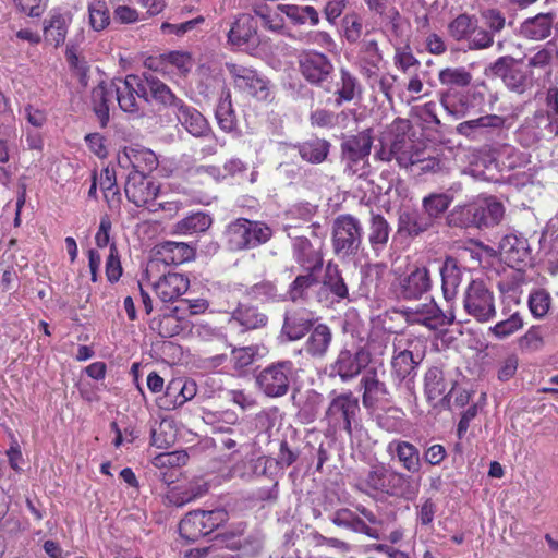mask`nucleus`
<instances>
[{
	"label": "nucleus",
	"mask_w": 558,
	"mask_h": 558,
	"mask_svg": "<svg viewBox=\"0 0 558 558\" xmlns=\"http://www.w3.org/2000/svg\"><path fill=\"white\" fill-rule=\"evenodd\" d=\"M354 488L372 498L379 496L412 499L417 487L413 486L412 477L392 469L383 462L371 464L355 478Z\"/></svg>",
	"instance_id": "1"
},
{
	"label": "nucleus",
	"mask_w": 558,
	"mask_h": 558,
	"mask_svg": "<svg viewBox=\"0 0 558 558\" xmlns=\"http://www.w3.org/2000/svg\"><path fill=\"white\" fill-rule=\"evenodd\" d=\"M360 401L351 390L337 392L332 390L329 395V404L325 410L323 421L333 433L344 430L352 435L353 425L359 422Z\"/></svg>",
	"instance_id": "2"
},
{
	"label": "nucleus",
	"mask_w": 558,
	"mask_h": 558,
	"mask_svg": "<svg viewBox=\"0 0 558 558\" xmlns=\"http://www.w3.org/2000/svg\"><path fill=\"white\" fill-rule=\"evenodd\" d=\"M225 234L231 250L246 251L266 244L274 231L264 221L238 218L227 226Z\"/></svg>",
	"instance_id": "3"
},
{
	"label": "nucleus",
	"mask_w": 558,
	"mask_h": 558,
	"mask_svg": "<svg viewBox=\"0 0 558 558\" xmlns=\"http://www.w3.org/2000/svg\"><path fill=\"white\" fill-rule=\"evenodd\" d=\"M363 225L355 216L342 214L333 220L332 247L337 256L349 258L363 252Z\"/></svg>",
	"instance_id": "4"
},
{
	"label": "nucleus",
	"mask_w": 558,
	"mask_h": 558,
	"mask_svg": "<svg viewBox=\"0 0 558 558\" xmlns=\"http://www.w3.org/2000/svg\"><path fill=\"white\" fill-rule=\"evenodd\" d=\"M228 520V512L225 509L209 511H190L180 521L179 533L187 542H196L203 536L209 535Z\"/></svg>",
	"instance_id": "5"
},
{
	"label": "nucleus",
	"mask_w": 558,
	"mask_h": 558,
	"mask_svg": "<svg viewBox=\"0 0 558 558\" xmlns=\"http://www.w3.org/2000/svg\"><path fill=\"white\" fill-rule=\"evenodd\" d=\"M295 375L296 371L292 361H277L257 374L256 384L267 397L280 398L288 393Z\"/></svg>",
	"instance_id": "6"
},
{
	"label": "nucleus",
	"mask_w": 558,
	"mask_h": 558,
	"mask_svg": "<svg viewBox=\"0 0 558 558\" xmlns=\"http://www.w3.org/2000/svg\"><path fill=\"white\" fill-rule=\"evenodd\" d=\"M372 145L371 130L344 138L341 143V158L345 165V171L352 175L363 177L365 174L363 169L371 154Z\"/></svg>",
	"instance_id": "7"
},
{
	"label": "nucleus",
	"mask_w": 558,
	"mask_h": 558,
	"mask_svg": "<svg viewBox=\"0 0 558 558\" xmlns=\"http://www.w3.org/2000/svg\"><path fill=\"white\" fill-rule=\"evenodd\" d=\"M490 72L495 78H499L509 89L518 94H523L533 86L532 72L524 71L522 60L510 56L498 58L490 65Z\"/></svg>",
	"instance_id": "8"
},
{
	"label": "nucleus",
	"mask_w": 558,
	"mask_h": 558,
	"mask_svg": "<svg viewBox=\"0 0 558 558\" xmlns=\"http://www.w3.org/2000/svg\"><path fill=\"white\" fill-rule=\"evenodd\" d=\"M226 69L232 77L235 88L258 100L269 99V81L256 70L230 62L226 63Z\"/></svg>",
	"instance_id": "9"
},
{
	"label": "nucleus",
	"mask_w": 558,
	"mask_h": 558,
	"mask_svg": "<svg viewBox=\"0 0 558 558\" xmlns=\"http://www.w3.org/2000/svg\"><path fill=\"white\" fill-rule=\"evenodd\" d=\"M369 360V353L364 348H357L355 351L343 348L329 365V376H338L343 383L350 381L366 368Z\"/></svg>",
	"instance_id": "10"
},
{
	"label": "nucleus",
	"mask_w": 558,
	"mask_h": 558,
	"mask_svg": "<svg viewBox=\"0 0 558 558\" xmlns=\"http://www.w3.org/2000/svg\"><path fill=\"white\" fill-rule=\"evenodd\" d=\"M426 302L404 306L401 314L410 325H422L429 330H438L447 326L450 322L437 305L432 296L425 298Z\"/></svg>",
	"instance_id": "11"
},
{
	"label": "nucleus",
	"mask_w": 558,
	"mask_h": 558,
	"mask_svg": "<svg viewBox=\"0 0 558 558\" xmlns=\"http://www.w3.org/2000/svg\"><path fill=\"white\" fill-rule=\"evenodd\" d=\"M126 198L137 207H147L150 211H155L150 207L154 206L159 185L150 180L146 174L141 172H130L128 174L126 183L124 186Z\"/></svg>",
	"instance_id": "12"
},
{
	"label": "nucleus",
	"mask_w": 558,
	"mask_h": 558,
	"mask_svg": "<svg viewBox=\"0 0 558 558\" xmlns=\"http://www.w3.org/2000/svg\"><path fill=\"white\" fill-rule=\"evenodd\" d=\"M299 68L302 76L316 86L328 82L333 73L331 60L324 53L311 50L300 56Z\"/></svg>",
	"instance_id": "13"
},
{
	"label": "nucleus",
	"mask_w": 558,
	"mask_h": 558,
	"mask_svg": "<svg viewBox=\"0 0 558 558\" xmlns=\"http://www.w3.org/2000/svg\"><path fill=\"white\" fill-rule=\"evenodd\" d=\"M432 287L429 270L424 266L415 267L399 279L397 295L400 300L414 302L427 295Z\"/></svg>",
	"instance_id": "14"
},
{
	"label": "nucleus",
	"mask_w": 558,
	"mask_h": 558,
	"mask_svg": "<svg viewBox=\"0 0 558 558\" xmlns=\"http://www.w3.org/2000/svg\"><path fill=\"white\" fill-rule=\"evenodd\" d=\"M196 251L184 242L166 241L156 246V258L149 262L146 275L150 277L159 263L165 265H180L195 258Z\"/></svg>",
	"instance_id": "15"
},
{
	"label": "nucleus",
	"mask_w": 558,
	"mask_h": 558,
	"mask_svg": "<svg viewBox=\"0 0 558 558\" xmlns=\"http://www.w3.org/2000/svg\"><path fill=\"white\" fill-rule=\"evenodd\" d=\"M292 258L302 270H323L324 254L322 243H313L304 235L292 238Z\"/></svg>",
	"instance_id": "16"
},
{
	"label": "nucleus",
	"mask_w": 558,
	"mask_h": 558,
	"mask_svg": "<svg viewBox=\"0 0 558 558\" xmlns=\"http://www.w3.org/2000/svg\"><path fill=\"white\" fill-rule=\"evenodd\" d=\"M360 388L363 390L362 403L367 410H375L380 402L390 401V391L385 381L379 378L376 367H369L360 380Z\"/></svg>",
	"instance_id": "17"
},
{
	"label": "nucleus",
	"mask_w": 558,
	"mask_h": 558,
	"mask_svg": "<svg viewBox=\"0 0 558 558\" xmlns=\"http://www.w3.org/2000/svg\"><path fill=\"white\" fill-rule=\"evenodd\" d=\"M118 165L121 168H132L131 172L146 174L158 166V159L154 151L145 147H125L118 154Z\"/></svg>",
	"instance_id": "18"
},
{
	"label": "nucleus",
	"mask_w": 558,
	"mask_h": 558,
	"mask_svg": "<svg viewBox=\"0 0 558 558\" xmlns=\"http://www.w3.org/2000/svg\"><path fill=\"white\" fill-rule=\"evenodd\" d=\"M151 288L160 301L171 303L189 290L190 279L182 274L168 272L153 282Z\"/></svg>",
	"instance_id": "19"
},
{
	"label": "nucleus",
	"mask_w": 558,
	"mask_h": 558,
	"mask_svg": "<svg viewBox=\"0 0 558 558\" xmlns=\"http://www.w3.org/2000/svg\"><path fill=\"white\" fill-rule=\"evenodd\" d=\"M464 307L477 322L488 320V289L483 280H473L466 290Z\"/></svg>",
	"instance_id": "20"
},
{
	"label": "nucleus",
	"mask_w": 558,
	"mask_h": 558,
	"mask_svg": "<svg viewBox=\"0 0 558 558\" xmlns=\"http://www.w3.org/2000/svg\"><path fill=\"white\" fill-rule=\"evenodd\" d=\"M229 323L238 325L242 332H246L266 327L268 316L256 305L239 303L232 311Z\"/></svg>",
	"instance_id": "21"
},
{
	"label": "nucleus",
	"mask_w": 558,
	"mask_h": 558,
	"mask_svg": "<svg viewBox=\"0 0 558 558\" xmlns=\"http://www.w3.org/2000/svg\"><path fill=\"white\" fill-rule=\"evenodd\" d=\"M418 364L420 361H416L413 353L409 350L400 351L391 361L395 380H397L399 385H403L410 392L414 390V378Z\"/></svg>",
	"instance_id": "22"
},
{
	"label": "nucleus",
	"mask_w": 558,
	"mask_h": 558,
	"mask_svg": "<svg viewBox=\"0 0 558 558\" xmlns=\"http://www.w3.org/2000/svg\"><path fill=\"white\" fill-rule=\"evenodd\" d=\"M497 254L500 260L509 267H519L529 256L526 240L514 234H507L500 240Z\"/></svg>",
	"instance_id": "23"
},
{
	"label": "nucleus",
	"mask_w": 558,
	"mask_h": 558,
	"mask_svg": "<svg viewBox=\"0 0 558 558\" xmlns=\"http://www.w3.org/2000/svg\"><path fill=\"white\" fill-rule=\"evenodd\" d=\"M387 453L391 458H397L401 466L409 473H417L422 468L420 450L413 444L393 439L387 445Z\"/></svg>",
	"instance_id": "24"
},
{
	"label": "nucleus",
	"mask_w": 558,
	"mask_h": 558,
	"mask_svg": "<svg viewBox=\"0 0 558 558\" xmlns=\"http://www.w3.org/2000/svg\"><path fill=\"white\" fill-rule=\"evenodd\" d=\"M314 327V319L305 310L286 312L281 328V336L289 341L302 339Z\"/></svg>",
	"instance_id": "25"
},
{
	"label": "nucleus",
	"mask_w": 558,
	"mask_h": 558,
	"mask_svg": "<svg viewBox=\"0 0 558 558\" xmlns=\"http://www.w3.org/2000/svg\"><path fill=\"white\" fill-rule=\"evenodd\" d=\"M180 124L195 137H207L213 134L206 118L194 107L183 102L174 111Z\"/></svg>",
	"instance_id": "26"
},
{
	"label": "nucleus",
	"mask_w": 558,
	"mask_h": 558,
	"mask_svg": "<svg viewBox=\"0 0 558 558\" xmlns=\"http://www.w3.org/2000/svg\"><path fill=\"white\" fill-rule=\"evenodd\" d=\"M332 339L331 329L326 324H318L311 329L303 350L312 359L323 360L328 354Z\"/></svg>",
	"instance_id": "27"
},
{
	"label": "nucleus",
	"mask_w": 558,
	"mask_h": 558,
	"mask_svg": "<svg viewBox=\"0 0 558 558\" xmlns=\"http://www.w3.org/2000/svg\"><path fill=\"white\" fill-rule=\"evenodd\" d=\"M391 227L387 219L381 214L372 211L367 230V243L376 257L387 247Z\"/></svg>",
	"instance_id": "28"
},
{
	"label": "nucleus",
	"mask_w": 558,
	"mask_h": 558,
	"mask_svg": "<svg viewBox=\"0 0 558 558\" xmlns=\"http://www.w3.org/2000/svg\"><path fill=\"white\" fill-rule=\"evenodd\" d=\"M228 39L238 47L258 45L257 22L250 15L240 16L229 31Z\"/></svg>",
	"instance_id": "29"
},
{
	"label": "nucleus",
	"mask_w": 558,
	"mask_h": 558,
	"mask_svg": "<svg viewBox=\"0 0 558 558\" xmlns=\"http://www.w3.org/2000/svg\"><path fill=\"white\" fill-rule=\"evenodd\" d=\"M555 14L538 13L526 19L520 27V34L531 40H543L550 36L554 27Z\"/></svg>",
	"instance_id": "30"
},
{
	"label": "nucleus",
	"mask_w": 558,
	"mask_h": 558,
	"mask_svg": "<svg viewBox=\"0 0 558 558\" xmlns=\"http://www.w3.org/2000/svg\"><path fill=\"white\" fill-rule=\"evenodd\" d=\"M441 276V290L445 300L451 301L458 293L462 280V271L454 257L448 256L439 268Z\"/></svg>",
	"instance_id": "31"
},
{
	"label": "nucleus",
	"mask_w": 558,
	"mask_h": 558,
	"mask_svg": "<svg viewBox=\"0 0 558 558\" xmlns=\"http://www.w3.org/2000/svg\"><path fill=\"white\" fill-rule=\"evenodd\" d=\"M329 291L333 294L337 301L349 299V288L339 270L338 265L329 262L325 267V274L322 280V288L318 296L322 293Z\"/></svg>",
	"instance_id": "32"
},
{
	"label": "nucleus",
	"mask_w": 558,
	"mask_h": 558,
	"mask_svg": "<svg viewBox=\"0 0 558 558\" xmlns=\"http://www.w3.org/2000/svg\"><path fill=\"white\" fill-rule=\"evenodd\" d=\"M362 93L363 88L357 77L347 69H340V81L337 83V89L335 92V105L340 107L344 102H350L355 98L360 99Z\"/></svg>",
	"instance_id": "33"
},
{
	"label": "nucleus",
	"mask_w": 558,
	"mask_h": 558,
	"mask_svg": "<svg viewBox=\"0 0 558 558\" xmlns=\"http://www.w3.org/2000/svg\"><path fill=\"white\" fill-rule=\"evenodd\" d=\"M113 96V84H107L101 81L92 90V105L93 111L99 120L100 126L106 128L110 114H109V102Z\"/></svg>",
	"instance_id": "34"
},
{
	"label": "nucleus",
	"mask_w": 558,
	"mask_h": 558,
	"mask_svg": "<svg viewBox=\"0 0 558 558\" xmlns=\"http://www.w3.org/2000/svg\"><path fill=\"white\" fill-rule=\"evenodd\" d=\"M289 284L287 294L292 302L305 301L308 298V291L319 283L322 270H303Z\"/></svg>",
	"instance_id": "35"
},
{
	"label": "nucleus",
	"mask_w": 558,
	"mask_h": 558,
	"mask_svg": "<svg viewBox=\"0 0 558 558\" xmlns=\"http://www.w3.org/2000/svg\"><path fill=\"white\" fill-rule=\"evenodd\" d=\"M71 22L72 14L70 12L53 13L48 24L44 27L45 39L54 47L61 46L65 40Z\"/></svg>",
	"instance_id": "36"
},
{
	"label": "nucleus",
	"mask_w": 558,
	"mask_h": 558,
	"mask_svg": "<svg viewBox=\"0 0 558 558\" xmlns=\"http://www.w3.org/2000/svg\"><path fill=\"white\" fill-rule=\"evenodd\" d=\"M430 227H433V223L424 213L421 214L416 210H407L399 215V233H405L409 236H417L427 231Z\"/></svg>",
	"instance_id": "37"
},
{
	"label": "nucleus",
	"mask_w": 558,
	"mask_h": 558,
	"mask_svg": "<svg viewBox=\"0 0 558 558\" xmlns=\"http://www.w3.org/2000/svg\"><path fill=\"white\" fill-rule=\"evenodd\" d=\"M215 116L222 131L232 133L238 130L236 116L232 107L231 93L229 89H222Z\"/></svg>",
	"instance_id": "38"
},
{
	"label": "nucleus",
	"mask_w": 558,
	"mask_h": 558,
	"mask_svg": "<svg viewBox=\"0 0 558 558\" xmlns=\"http://www.w3.org/2000/svg\"><path fill=\"white\" fill-rule=\"evenodd\" d=\"M213 225V218L204 211L192 213L182 218L174 225V231L178 234L192 235L206 232Z\"/></svg>",
	"instance_id": "39"
},
{
	"label": "nucleus",
	"mask_w": 558,
	"mask_h": 558,
	"mask_svg": "<svg viewBox=\"0 0 558 558\" xmlns=\"http://www.w3.org/2000/svg\"><path fill=\"white\" fill-rule=\"evenodd\" d=\"M331 144L325 138H310L298 145L301 158L311 163H322L328 157Z\"/></svg>",
	"instance_id": "40"
},
{
	"label": "nucleus",
	"mask_w": 558,
	"mask_h": 558,
	"mask_svg": "<svg viewBox=\"0 0 558 558\" xmlns=\"http://www.w3.org/2000/svg\"><path fill=\"white\" fill-rule=\"evenodd\" d=\"M148 86L151 99L165 108H171L175 111L184 102L157 76L156 78H148Z\"/></svg>",
	"instance_id": "41"
},
{
	"label": "nucleus",
	"mask_w": 558,
	"mask_h": 558,
	"mask_svg": "<svg viewBox=\"0 0 558 558\" xmlns=\"http://www.w3.org/2000/svg\"><path fill=\"white\" fill-rule=\"evenodd\" d=\"M447 383L444 371L438 366H432L424 375V392L429 402L445 396Z\"/></svg>",
	"instance_id": "42"
},
{
	"label": "nucleus",
	"mask_w": 558,
	"mask_h": 558,
	"mask_svg": "<svg viewBox=\"0 0 558 558\" xmlns=\"http://www.w3.org/2000/svg\"><path fill=\"white\" fill-rule=\"evenodd\" d=\"M452 202V196L446 193H432L423 198L422 206L424 214L434 225L435 220L448 209Z\"/></svg>",
	"instance_id": "43"
},
{
	"label": "nucleus",
	"mask_w": 558,
	"mask_h": 558,
	"mask_svg": "<svg viewBox=\"0 0 558 558\" xmlns=\"http://www.w3.org/2000/svg\"><path fill=\"white\" fill-rule=\"evenodd\" d=\"M245 295L251 300L268 303L283 301L275 282L270 280H262L245 290Z\"/></svg>",
	"instance_id": "44"
},
{
	"label": "nucleus",
	"mask_w": 558,
	"mask_h": 558,
	"mask_svg": "<svg viewBox=\"0 0 558 558\" xmlns=\"http://www.w3.org/2000/svg\"><path fill=\"white\" fill-rule=\"evenodd\" d=\"M488 198H480L476 202L465 206L461 215L465 217L464 225L466 227L474 226L476 228H484L488 226L487 222Z\"/></svg>",
	"instance_id": "45"
},
{
	"label": "nucleus",
	"mask_w": 558,
	"mask_h": 558,
	"mask_svg": "<svg viewBox=\"0 0 558 558\" xmlns=\"http://www.w3.org/2000/svg\"><path fill=\"white\" fill-rule=\"evenodd\" d=\"M149 328L157 332L161 338H171L182 331L179 318L172 314H163L154 317L149 322Z\"/></svg>",
	"instance_id": "46"
},
{
	"label": "nucleus",
	"mask_w": 558,
	"mask_h": 558,
	"mask_svg": "<svg viewBox=\"0 0 558 558\" xmlns=\"http://www.w3.org/2000/svg\"><path fill=\"white\" fill-rule=\"evenodd\" d=\"M477 26L475 16L460 14L448 25V32L456 40H462L471 37L476 32Z\"/></svg>",
	"instance_id": "47"
},
{
	"label": "nucleus",
	"mask_w": 558,
	"mask_h": 558,
	"mask_svg": "<svg viewBox=\"0 0 558 558\" xmlns=\"http://www.w3.org/2000/svg\"><path fill=\"white\" fill-rule=\"evenodd\" d=\"M411 129V123L407 119L397 118L391 126H390V134L392 135V140L390 143V155L395 156L397 154V150H402L403 148H407L411 142L408 140L407 134Z\"/></svg>",
	"instance_id": "48"
},
{
	"label": "nucleus",
	"mask_w": 558,
	"mask_h": 558,
	"mask_svg": "<svg viewBox=\"0 0 558 558\" xmlns=\"http://www.w3.org/2000/svg\"><path fill=\"white\" fill-rule=\"evenodd\" d=\"M207 422L213 425V433H231L233 436H238L236 429L231 427L239 423V416L234 411L226 410L218 414L208 413Z\"/></svg>",
	"instance_id": "49"
},
{
	"label": "nucleus",
	"mask_w": 558,
	"mask_h": 558,
	"mask_svg": "<svg viewBox=\"0 0 558 558\" xmlns=\"http://www.w3.org/2000/svg\"><path fill=\"white\" fill-rule=\"evenodd\" d=\"M488 168V153L486 150H474L469 155V165L465 173L474 180L486 181V170Z\"/></svg>",
	"instance_id": "50"
},
{
	"label": "nucleus",
	"mask_w": 558,
	"mask_h": 558,
	"mask_svg": "<svg viewBox=\"0 0 558 558\" xmlns=\"http://www.w3.org/2000/svg\"><path fill=\"white\" fill-rule=\"evenodd\" d=\"M426 156V150L424 148H420L413 143L403 148L402 150H397V154L392 156L398 165L402 168H413L418 167L423 161V158Z\"/></svg>",
	"instance_id": "51"
},
{
	"label": "nucleus",
	"mask_w": 558,
	"mask_h": 558,
	"mask_svg": "<svg viewBox=\"0 0 558 558\" xmlns=\"http://www.w3.org/2000/svg\"><path fill=\"white\" fill-rule=\"evenodd\" d=\"M148 78H156V75L148 72H144L142 75L130 74L126 75L124 80H120V82L124 84L126 88L133 90L137 97L149 101L150 93Z\"/></svg>",
	"instance_id": "52"
},
{
	"label": "nucleus",
	"mask_w": 558,
	"mask_h": 558,
	"mask_svg": "<svg viewBox=\"0 0 558 558\" xmlns=\"http://www.w3.org/2000/svg\"><path fill=\"white\" fill-rule=\"evenodd\" d=\"M471 74L462 68H446L439 72L442 85L464 87L471 83Z\"/></svg>",
	"instance_id": "53"
},
{
	"label": "nucleus",
	"mask_w": 558,
	"mask_h": 558,
	"mask_svg": "<svg viewBox=\"0 0 558 558\" xmlns=\"http://www.w3.org/2000/svg\"><path fill=\"white\" fill-rule=\"evenodd\" d=\"M114 92L121 110L128 113L136 114L137 117L142 116L140 112V106L136 101V95L133 90L126 88V86L122 84V86L113 88V93Z\"/></svg>",
	"instance_id": "54"
},
{
	"label": "nucleus",
	"mask_w": 558,
	"mask_h": 558,
	"mask_svg": "<svg viewBox=\"0 0 558 558\" xmlns=\"http://www.w3.org/2000/svg\"><path fill=\"white\" fill-rule=\"evenodd\" d=\"M523 327V320L518 312L510 315L509 318L497 323L490 332L498 339H505Z\"/></svg>",
	"instance_id": "55"
},
{
	"label": "nucleus",
	"mask_w": 558,
	"mask_h": 558,
	"mask_svg": "<svg viewBox=\"0 0 558 558\" xmlns=\"http://www.w3.org/2000/svg\"><path fill=\"white\" fill-rule=\"evenodd\" d=\"M189 460V456L185 451H172L157 454L151 463L155 468H179L185 465Z\"/></svg>",
	"instance_id": "56"
},
{
	"label": "nucleus",
	"mask_w": 558,
	"mask_h": 558,
	"mask_svg": "<svg viewBox=\"0 0 558 558\" xmlns=\"http://www.w3.org/2000/svg\"><path fill=\"white\" fill-rule=\"evenodd\" d=\"M181 377L171 379L165 391V396L161 398V408L166 410H172L183 405L182 390L180 389Z\"/></svg>",
	"instance_id": "57"
},
{
	"label": "nucleus",
	"mask_w": 558,
	"mask_h": 558,
	"mask_svg": "<svg viewBox=\"0 0 558 558\" xmlns=\"http://www.w3.org/2000/svg\"><path fill=\"white\" fill-rule=\"evenodd\" d=\"M550 306V295L544 289H539L530 294L529 307L535 317H544Z\"/></svg>",
	"instance_id": "58"
},
{
	"label": "nucleus",
	"mask_w": 558,
	"mask_h": 558,
	"mask_svg": "<svg viewBox=\"0 0 558 558\" xmlns=\"http://www.w3.org/2000/svg\"><path fill=\"white\" fill-rule=\"evenodd\" d=\"M300 450L291 445L287 439H282L279 445V451L276 457V464L280 469H287L298 461Z\"/></svg>",
	"instance_id": "59"
},
{
	"label": "nucleus",
	"mask_w": 558,
	"mask_h": 558,
	"mask_svg": "<svg viewBox=\"0 0 558 558\" xmlns=\"http://www.w3.org/2000/svg\"><path fill=\"white\" fill-rule=\"evenodd\" d=\"M89 23L95 31H102L109 25V11L104 2L89 5Z\"/></svg>",
	"instance_id": "60"
},
{
	"label": "nucleus",
	"mask_w": 558,
	"mask_h": 558,
	"mask_svg": "<svg viewBox=\"0 0 558 558\" xmlns=\"http://www.w3.org/2000/svg\"><path fill=\"white\" fill-rule=\"evenodd\" d=\"M342 27L345 39L351 43H357L361 38L363 24L356 14H348L342 20Z\"/></svg>",
	"instance_id": "61"
},
{
	"label": "nucleus",
	"mask_w": 558,
	"mask_h": 558,
	"mask_svg": "<svg viewBox=\"0 0 558 558\" xmlns=\"http://www.w3.org/2000/svg\"><path fill=\"white\" fill-rule=\"evenodd\" d=\"M106 276L110 282H117L122 276V266L114 243L110 245L109 256L106 262Z\"/></svg>",
	"instance_id": "62"
},
{
	"label": "nucleus",
	"mask_w": 558,
	"mask_h": 558,
	"mask_svg": "<svg viewBox=\"0 0 558 558\" xmlns=\"http://www.w3.org/2000/svg\"><path fill=\"white\" fill-rule=\"evenodd\" d=\"M257 355V349L255 347H243L232 350V360L234 367L243 369L253 364L255 356Z\"/></svg>",
	"instance_id": "63"
},
{
	"label": "nucleus",
	"mask_w": 558,
	"mask_h": 558,
	"mask_svg": "<svg viewBox=\"0 0 558 558\" xmlns=\"http://www.w3.org/2000/svg\"><path fill=\"white\" fill-rule=\"evenodd\" d=\"M339 114L327 110L316 109L310 116L312 125L318 128H333L338 123Z\"/></svg>",
	"instance_id": "64"
}]
</instances>
